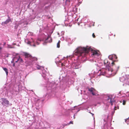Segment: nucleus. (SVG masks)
Instances as JSON below:
<instances>
[{
    "label": "nucleus",
    "instance_id": "1",
    "mask_svg": "<svg viewBox=\"0 0 129 129\" xmlns=\"http://www.w3.org/2000/svg\"><path fill=\"white\" fill-rule=\"evenodd\" d=\"M90 50L92 51L90 47H81L77 48L75 50L74 54L78 57L82 56L84 57Z\"/></svg>",
    "mask_w": 129,
    "mask_h": 129
},
{
    "label": "nucleus",
    "instance_id": "2",
    "mask_svg": "<svg viewBox=\"0 0 129 129\" xmlns=\"http://www.w3.org/2000/svg\"><path fill=\"white\" fill-rule=\"evenodd\" d=\"M88 90L93 95H96L98 92V91L95 89L93 88L89 89Z\"/></svg>",
    "mask_w": 129,
    "mask_h": 129
},
{
    "label": "nucleus",
    "instance_id": "3",
    "mask_svg": "<svg viewBox=\"0 0 129 129\" xmlns=\"http://www.w3.org/2000/svg\"><path fill=\"white\" fill-rule=\"evenodd\" d=\"M1 100L3 101L2 103V105L4 106L5 105H8L9 104V101L6 99L4 98H2Z\"/></svg>",
    "mask_w": 129,
    "mask_h": 129
},
{
    "label": "nucleus",
    "instance_id": "4",
    "mask_svg": "<svg viewBox=\"0 0 129 129\" xmlns=\"http://www.w3.org/2000/svg\"><path fill=\"white\" fill-rule=\"evenodd\" d=\"M23 55L25 56V58H29L30 59V57H31V56L29 54L26 52H23Z\"/></svg>",
    "mask_w": 129,
    "mask_h": 129
},
{
    "label": "nucleus",
    "instance_id": "5",
    "mask_svg": "<svg viewBox=\"0 0 129 129\" xmlns=\"http://www.w3.org/2000/svg\"><path fill=\"white\" fill-rule=\"evenodd\" d=\"M16 58H14V60H15V62H17L18 61L20 62H23V60L22 58H21L20 56L19 57L18 59H17V60L16 61L15 59Z\"/></svg>",
    "mask_w": 129,
    "mask_h": 129
},
{
    "label": "nucleus",
    "instance_id": "6",
    "mask_svg": "<svg viewBox=\"0 0 129 129\" xmlns=\"http://www.w3.org/2000/svg\"><path fill=\"white\" fill-rule=\"evenodd\" d=\"M9 18V17H8ZM11 19L10 18H9V19H7L4 22H2V24H7L8 23H9V22L11 21Z\"/></svg>",
    "mask_w": 129,
    "mask_h": 129
},
{
    "label": "nucleus",
    "instance_id": "7",
    "mask_svg": "<svg viewBox=\"0 0 129 129\" xmlns=\"http://www.w3.org/2000/svg\"><path fill=\"white\" fill-rule=\"evenodd\" d=\"M30 60L32 61H37V58L35 57H33L31 56V57L30 58Z\"/></svg>",
    "mask_w": 129,
    "mask_h": 129
},
{
    "label": "nucleus",
    "instance_id": "8",
    "mask_svg": "<svg viewBox=\"0 0 129 129\" xmlns=\"http://www.w3.org/2000/svg\"><path fill=\"white\" fill-rule=\"evenodd\" d=\"M112 97L110 96H108V100H110V103L111 104V105H113V101L112 100Z\"/></svg>",
    "mask_w": 129,
    "mask_h": 129
},
{
    "label": "nucleus",
    "instance_id": "9",
    "mask_svg": "<svg viewBox=\"0 0 129 129\" xmlns=\"http://www.w3.org/2000/svg\"><path fill=\"white\" fill-rule=\"evenodd\" d=\"M108 70L109 71H111L112 72L113 71V70L109 66H107L106 67V70Z\"/></svg>",
    "mask_w": 129,
    "mask_h": 129
},
{
    "label": "nucleus",
    "instance_id": "10",
    "mask_svg": "<svg viewBox=\"0 0 129 129\" xmlns=\"http://www.w3.org/2000/svg\"><path fill=\"white\" fill-rule=\"evenodd\" d=\"M49 39V41H48V42H52V39L50 36H48L47 38L46 39V40H47L48 39Z\"/></svg>",
    "mask_w": 129,
    "mask_h": 129
},
{
    "label": "nucleus",
    "instance_id": "11",
    "mask_svg": "<svg viewBox=\"0 0 129 129\" xmlns=\"http://www.w3.org/2000/svg\"><path fill=\"white\" fill-rule=\"evenodd\" d=\"M92 55H98V52L96 51H92Z\"/></svg>",
    "mask_w": 129,
    "mask_h": 129
},
{
    "label": "nucleus",
    "instance_id": "12",
    "mask_svg": "<svg viewBox=\"0 0 129 129\" xmlns=\"http://www.w3.org/2000/svg\"><path fill=\"white\" fill-rule=\"evenodd\" d=\"M3 68L4 70L6 72L7 75L8 73V69L6 68Z\"/></svg>",
    "mask_w": 129,
    "mask_h": 129
},
{
    "label": "nucleus",
    "instance_id": "13",
    "mask_svg": "<svg viewBox=\"0 0 129 129\" xmlns=\"http://www.w3.org/2000/svg\"><path fill=\"white\" fill-rule=\"evenodd\" d=\"M60 41L59 40L57 44V48H59L60 46Z\"/></svg>",
    "mask_w": 129,
    "mask_h": 129
},
{
    "label": "nucleus",
    "instance_id": "14",
    "mask_svg": "<svg viewBox=\"0 0 129 129\" xmlns=\"http://www.w3.org/2000/svg\"><path fill=\"white\" fill-rule=\"evenodd\" d=\"M106 71H104V72H103V71H102L101 73V74L103 75H104L106 74Z\"/></svg>",
    "mask_w": 129,
    "mask_h": 129
},
{
    "label": "nucleus",
    "instance_id": "15",
    "mask_svg": "<svg viewBox=\"0 0 129 129\" xmlns=\"http://www.w3.org/2000/svg\"><path fill=\"white\" fill-rule=\"evenodd\" d=\"M70 124H73V121H70V122L68 124V125H69Z\"/></svg>",
    "mask_w": 129,
    "mask_h": 129
},
{
    "label": "nucleus",
    "instance_id": "16",
    "mask_svg": "<svg viewBox=\"0 0 129 129\" xmlns=\"http://www.w3.org/2000/svg\"><path fill=\"white\" fill-rule=\"evenodd\" d=\"M125 103H126V101H125V100H123V105H124L125 104Z\"/></svg>",
    "mask_w": 129,
    "mask_h": 129
},
{
    "label": "nucleus",
    "instance_id": "17",
    "mask_svg": "<svg viewBox=\"0 0 129 129\" xmlns=\"http://www.w3.org/2000/svg\"><path fill=\"white\" fill-rule=\"evenodd\" d=\"M79 68V66L78 65V66L76 65L75 67V69H78Z\"/></svg>",
    "mask_w": 129,
    "mask_h": 129
},
{
    "label": "nucleus",
    "instance_id": "18",
    "mask_svg": "<svg viewBox=\"0 0 129 129\" xmlns=\"http://www.w3.org/2000/svg\"><path fill=\"white\" fill-rule=\"evenodd\" d=\"M92 36L93 38H95V35L94 33L92 34Z\"/></svg>",
    "mask_w": 129,
    "mask_h": 129
},
{
    "label": "nucleus",
    "instance_id": "19",
    "mask_svg": "<svg viewBox=\"0 0 129 129\" xmlns=\"http://www.w3.org/2000/svg\"><path fill=\"white\" fill-rule=\"evenodd\" d=\"M31 43V42L30 41H28L27 42V44H30Z\"/></svg>",
    "mask_w": 129,
    "mask_h": 129
},
{
    "label": "nucleus",
    "instance_id": "20",
    "mask_svg": "<svg viewBox=\"0 0 129 129\" xmlns=\"http://www.w3.org/2000/svg\"><path fill=\"white\" fill-rule=\"evenodd\" d=\"M14 58L13 59V60L11 61V63H13L14 62H15V60H14Z\"/></svg>",
    "mask_w": 129,
    "mask_h": 129
},
{
    "label": "nucleus",
    "instance_id": "21",
    "mask_svg": "<svg viewBox=\"0 0 129 129\" xmlns=\"http://www.w3.org/2000/svg\"><path fill=\"white\" fill-rule=\"evenodd\" d=\"M111 64H112V66H113L114 65V61H113L111 63Z\"/></svg>",
    "mask_w": 129,
    "mask_h": 129
},
{
    "label": "nucleus",
    "instance_id": "22",
    "mask_svg": "<svg viewBox=\"0 0 129 129\" xmlns=\"http://www.w3.org/2000/svg\"><path fill=\"white\" fill-rule=\"evenodd\" d=\"M15 63H14L13 64V67H14L15 66Z\"/></svg>",
    "mask_w": 129,
    "mask_h": 129
},
{
    "label": "nucleus",
    "instance_id": "23",
    "mask_svg": "<svg viewBox=\"0 0 129 129\" xmlns=\"http://www.w3.org/2000/svg\"><path fill=\"white\" fill-rule=\"evenodd\" d=\"M14 58H16V59L15 60L16 61L17 60V59H18V58L17 57H15Z\"/></svg>",
    "mask_w": 129,
    "mask_h": 129
},
{
    "label": "nucleus",
    "instance_id": "24",
    "mask_svg": "<svg viewBox=\"0 0 129 129\" xmlns=\"http://www.w3.org/2000/svg\"><path fill=\"white\" fill-rule=\"evenodd\" d=\"M2 49V48L1 47H0V50H1Z\"/></svg>",
    "mask_w": 129,
    "mask_h": 129
},
{
    "label": "nucleus",
    "instance_id": "25",
    "mask_svg": "<svg viewBox=\"0 0 129 129\" xmlns=\"http://www.w3.org/2000/svg\"><path fill=\"white\" fill-rule=\"evenodd\" d=\"M33 46H34V47H35L36 46V45H35V44H34L33 45Z\"/></svg>",
    "mask_w": 129,
    "mask_h": 129
},
{
    "label": "nucleus",
    "instance_id": "26",
    "mask_svg": "<svg viewBox=\"0 0 129 129\" xmlns=\"http://www.w3.org/2000/svg\"><path fill=\"white\" fill-rule=\"evenodd\" d=\"M61 65L62 66H63V63H61Z\"/></svg>",
    "mask_w": 129,
    "mask_h": 129
},
{
    "label": "nucleus",
    "instance_id": "27",
    "mask_svg": "<svg viewBox=\"0 0 129 129\" xmlns=\"http://www.w3.org/2000/svg\"><path fill=\"white\" fill-rule=\"evenodd\" d=\"M78 25H80V23H78Z\"/></svg>",
    "mask_w": 129,
    "mask_h": 129
},
{
    "label": "nucleus",
    "instance_id": "28",
    "mask_svg": "<svg viewBox=\"0 0 129 129\" xmlns=\"http://www.w3.org/2000/svg\"><path fill=\"white\" fill-rule=\"evenodd\" d=\"M117 68H118V69L119 68V67H118Z\"/></svg>",
    "mask_w": 129,
    "mask_h": 129
},
{
    "label": "nucleus",
    "instance_id": "29",
    "mask_svg": "<svg viewBox=\"0 0 129 129\" xmlns=\"http://www.w3.org/2000/svg\"><path fill=\"white\" fill-rule=\"evenodd\" d=\"M115 35H114V37H115Z\"/></svg>",
    "mask_w": 129,
    "mask_h": 129
},
{
    "label": "nucleus",
    "instance_id": "30",
    "mask_svg": "<svg viewBox=\"0 0 129 129\" xmlns=\"http://www.w3.org/2000/svg\"><path fill=\"white\" fill-rule=\"evenodd\" d=\"M5 43H4V45H5Z\"/></svg>",
    "mask_w": 129,
    "mask_h": 129
},
{
    "label": "nucleus",
    "instance_id": "31",
    "mask_svg": "<svg viewBox=\"0 0 129 129\" xmlns=\"http://www.w3.org/2000/svg\"><path fill=\"white\" fill-rule=\"evenodd\" d=\"M39 69V68H38V69Z\"/></svg>",
    "mask_w": 129,
    "mask_h": 129
},
{
    "label": "nucleus",
    "instance_id": "32",
    "mask_svg": "<svg viewBox=\"0 0 129 129\" xmlns=\"http://www.w3.org/2000/svg\"><path fill=\"white\" fill-rule=\"evenodd\" d=\"M39 69V68H38V69Z\"/></svg>",
    "mask_w": 129,
    "mask_h": 129
},
{
    "label": "nucleus",
    "instance_id": "33",
    "mask_svg": "<svg viewBox=\"0 0 129 129\" xmlns=\"http://www.w3.org/2000/svg\"><path fill=\"white\" fill-rule=\"evenodd\" d=\"M0 44V45H2V44L1 43V44Z\"/></svg>",
    "mask_w": 129,
    "mask_h": 129
}]
</instances>
